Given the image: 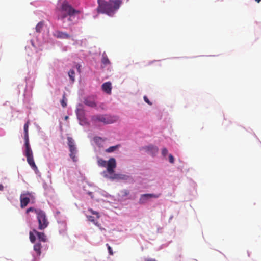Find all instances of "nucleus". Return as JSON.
Masks as SVG:
<instances>
[{"label":"nucleus","instance_id":"ddd939ff","mask_svg":"<svg viewBox=\"0 0 261 261\" xmlns=\"http://www.w3.org/2000/svg\"><path fill=\"white\" fill-rule=\"evenodd\" d=\"M102 90L108 94L111 93L112 86L110 82H106L102 85Z\"/></svg>","mask_w":261,"mask_h":261},{"label":"nucleus","instance_id":"f3484780","mask_svg":"<svg viewBox=\"0 0 261 261\" xmlns=\"http://www.w3.org/2000/svg\"><path fill=\"white\" fill-rule=\"evenodd\" d=\"M146 148L147 149V151L150 152L152 155L156 154L158 151V148L156 146H147Z\"/></svg>","mask_w":261,"mask_h":261},{"label":"nucleus","instance_id":"6ab92c4d","mask_svg":"<svg viewBox=\"0 0 261 261\" xmlns=\"http://www.w3.org/2000/svg\"><path fill=\"white\" fill-rule=\"evenodd\" d=\"M44 25L43 21L39 22L36 26L35 29L37 32L40 33Z\"/></svg>","mask_w":261,"mask_h":261},{"label":"nucleus","instance_id":"9d476101","mask_svg":"<svg viewBox=\"0 0 261 261\" xmlns=\"http://www.w3.org/2000/svg\"><path fill=\"white\" fill-rule=\"evenodd\" d=\"M53 36L59 39H69L71 35L66 32L57 30L53 33Z\"/></svg>","mask_w":261,"mask_h":261},{"label":"nucleus","instance_id":"a878e982","mask_svg":"<svg viewBox=\"0 0 261 261\" xmlns=\"http://www.w3.org/2000/svg\"><path fill=\"white\" fill-rule=\"evenodd\" d=\"M29 238L32 243H34L36 240V236L33 234L32 232H30Z\"/></svg>","mask_w":261,"mask_h":261},{"label":"nucleus","instance_id":"7ed1b4c3","mask_svg":"<svg viewBox=\"0 0 261 261\" xmlns=\"http://www.w3.org/2000/svg\"><path fill=\"white\" fill-rule=\"evenodd\" d=\"M119 117L117 116H111L109 115H97L93 116L92 120L94 122H100L104 124H108L117 121Z\"/></svg>","mask_w":261,"mask_h":261},{"label":"nucleus","instance_id":"b1692460","mask_svg":"<svg viewBox=\"0 0 261 261\" xmlns=\"http://www.w3.org/2000/svg\"><path fill=\"white\" fill-rule=\"evenodd\" d=\"M65 93L64 94V95L63 96V98H62V100L61 101V105L63 108H65L67 106V102H66L67 100L65 98Z\"/></svg>","mask_w":261,"mask_h":261},{"label":"nucleus","instance_id":"f257e3e1","mask_svg":"<svg viewBox=\"0 0 261 261\" xmlns=\"http://www.w3.org/2000/svg\"><path fill=\"white\" fill-rule=\"evenodd\" d=\"M56 13L58 20L63 23H67L68 25H71L73 24L72 19L74 15L80 14V11L73 8L68 2L64 1L60 7L57 9Z\"/></svg>","mask_w":261,"mask_h":261},{"label":"nucleus","instance_id":"4be33fe9","mask_svg":"<svg viewBox=\"0 0 261 261\" xmlns=\"http://www.w3.org/2000/svg\"><path fill=\"white\" fill-rule=\"evenodd\" d=\"M74 75H75V72H74V71L72 69H71L68 72V75L70 79V80L72 81V82H74V80H75V79H74Z\"/></svg>","mask_w":261,"mask_h":261},{"label":"nucleus","instance_id":"c9c22d12","mask_svg":"<svg viewBox=\"0 0 261 261\" xmlns=\"http://www.w3.org/2000/svg\"><path fill=\"white\" fill-rule=\"evenodd\" d=\"M257 3H259L261 0H255Z\"/></svg>","mask_w":261,"mask_h":261},{"label":"nucleus","instance_id":"5701e85b","mask_svg":"<svg viewBox=\"0 0 261 261\" xmlns=\"http://www.w3.org/2000/svg\"><path fill=\"white\" fill-rule=\"evenodd\" d=\"M42 210H40V209H36V208H34V207H29V208H28L26 211V213H29V212H34L36 214V215H37L38 214V211H41Z\"/></svg>","mask_w":261,"mask_h":261},{"label":"nucleus","instance_id":"9b49d317","mask_svg":"<svg viewBox=\"0 0 261 261\" xmlns=\"http://www.w3.org/2000/svg\"><path fill=\"white\" fill-rule=\"evenodd\" d=\"M84 103L90 107H96L97 105L95 102V97L94 96H90L85 98Z\"/></svg>","mask_w":261,"mask_h":261},{"label":"nucleus","instance_id":"2f4dec72","mask_svg":"<svg viewBox=\"0 0 261 261\" xmlns=\"http://www.w3.org/2000/svg\"><path fill=\"white\" fill-rule=\"evenodd\" d=\"M144 100L147 103L149 104V105H152V103L149 101V100L148 99L146 96H144Z\"/></svg>","mask_w":261,"mask_h":261},{"label":"nucleus","instance_id":"2eb2a0df","mask_svg":"<svg viewBox=\"0 0 261 261\" xmlns=\"http://www.w3.org/2000/svg\"><path fill=\"white\" fill-rule=\"evenodd\" d=\"M34 232L37 236V237L40 241H41L43 242H45L46 241V236L45 235V234L44 233L38 232L35 230H34Z\"/></svg>","mask_w":261,"mask_h":261},{"label":"nucleus","instance_id":"aec40b11","mask_svg":"<svg viewBox=\"0 0 261 261\" xmlns=\"http://www.w3.org/2000/svg\"><path fill=\"white\" fill-rule=\"evenodd\" d=\"M101 62L105 65H109L111 63L110 60L106 56H102Z\"/></svg>","mask_w":261,"mask_h":261},{"label":"nucleus","instance_id":"7c9ffc66","mask_svg":"<svg viewBox=\"0 0 261 261\" xmlns=\"http://www.w3.org/2000/svg\"><path fill=\"white\" fill-rule=\"evenodd\" d=\"M169 162L171 163H172V164L174 163V159L173 156L172 154H169Z\"/></svg>","mask_w":261,"mask_h":261},{"label":"nucleus","instance_id":"423d86ee","mask_svg":"<svg viewBox=\"0 0 261 261\" xmlns=\"http://www.w3.org/2000/svg\"><path fill=\"white\" fill-rule=\"evenodd\" d=\"M67 144L70 151V157L74 162H76L77 161L76 154L77 153V151L75 145L74 141L73 139L70 137H67Z\"/></svg>","mask_w":261,"mask_h":261},{"label":"nucleus","instance_id":"1a4fd4ad","mask_svg":"<svg viewBox=\"0 0 261 261\" xmlns=\"http://www.w3.org/2000/svg\"><path fill=\"white\" fill-rule=\"evenodd\" d=\"M107 170L108 173L111 175L114 172V169L116 167V162L114 158H111L107 163Z\"/></svg>","mask_w":261,"mask_h":261},{"label":"nucleus","instance_id":"412c9836","mask_svg":"<svg viewBox=\"0 0 261 261\" xmlns=\"http://www.w3.org/2000/svg\"><path fill=\"white\" fill-rule=\"evenodd\" d=\"M98 165L100 166L105 167L107 166V162L102 159H98L97 160Z\"/></svg>","mask_w":261,"mask_h":261},{"label":"nucleus","instance_id":"f8f14e48","mask_svg":"<svg viewBox=\"0 0 261 261\" xmlns=\"http://www.w3.org/2000/svg\"><path fill=\"white\" fill-rule=\"evenodd\" d=\"M109 178L112 180H126L128 176L123 174L114 173V172L110 175Z\"/></svg>","mask_w":261,"mask_h":261},{"label":"nucleus","instance_id":"393cba45","mask_svg":"<svg viewBox=\"0 0 261 261\" xmlns=\"http://www.w3.org/2000/svg\"><path fill=\"white\" fill-rule=\"evenodd\" d=\"M88 211L89 212H90L92 214L95 215V216L96 217V219H98L99 218L100 216L97 212L93 211L92 208H89Z\"/></svg>","mask_w":261,"mask_h":261},{"label":"nucleus","instance_id":"39448f33","mask_svg":"<svg viewBox=\"0 0 261 261\" xmlns=\"http://www.w3.org/2000/svg\"><path fill=\"white\" fill-rule=\"evenodd\" d=\"M38 213L37 219L39 224L38 228L40 230H43L47 227L49 222L45 213L42 210L38 211Z\"/></svg>","mask_w":261,"mask_h":261},{"label":"nucleus","instance_id":"6e6552de","mask_svg":"<svg viewBox=\"0 0 261 261\" xmlns=\"http://www.w3.org/2000/svg\"><path fill=\"white\" fill-rule=\"evenodd\" d=\"M31 193L27 192L21 194L20 197V206L22 208H24L30 201Z\"/></svg>","mask_w":261,"mask_h":261},{"label":"nucleus","instance_id":"f704fd0d","mask_svg":"<svg viewBox=\"0 0 261 261\" xmlns=\"http://www.w3.org/2000/svg\"><path fill=\"white\" fill-rule=\"evenodd\" d=\"M68 118H69V117H68V116H66L65 117L64 119H65V120H67L68 119Z\"/></svg>","mask_w":261,"mask_h":261},{"label":"nucleus","instance_id":"4468645a","mask_svg":"<svg viewBox=\"0 0 261 261\" xmlns=\"http://www.w3.org/2000/svg\"><path fill=\"white\" fill-rule=\"evenodd\" d=\"M87 218L89 221L93 223L95 225L99 227L100 229L105 230L104 228H101V227H100V225L98 224V219H96V216L94 217L92 216H87Z\"/></svg>","mask_w":261,"mask_h":261},{"label":"nucleus","instance_id":"a211bd4d","mask_svg":"<svg viewBox=\"0 0 261 261\" xmlns=\"http://www.w3.org/2000/svg\"><path fill=\"white\" fill-rule=\"evenodd\" d=\"M119 146H120V145H117L115 146H111V147H109L108 148H107L106 149V151L107 152H109V153L114 152L117 149H118L119 147Z\"/></svg>","mask_w":261,"mask_h":261},{"label":"nucleus","instance_id":"dca6fc26","mask_svg":"<svg viewBox=\"0 0 261 261\" xmlns=\"http://www.w3.org/2000/svg\"><path fill=\"white\" fill-rule=\"evenodd\" d=\"M41 248L42 246L40 243H37L34 245V250L36 251L38 255H40L41 254Z\"/></svg>","mask_w":261,"mask_h":261},{"label":"nucleus","instance_id":"20e7f679","mask_svg":"<svg viewBox=\"0 0 261 261\" xmlns=\"http://www.w3.org/2000/svg\"><path fill=\"white\" fill-rule=\"evenodd\" d=\"M24 146L25 148L24 155L27 158L28 163L35 171H38V168L35 163L33 158V152L30 147V144L24 145Z\"/></svg>","mask_w":261,"mask_h":261},{"label":"nucleus","instance_id":"bb28decb","mask_svg":"<svg viewBox=\"0 0 261 261\" xmlns=\"http://www.w3.org/2000/svg\"><path fill=\"white\" fill-rule=\"evenodd\" d=\"M24 145H27L29 143V134H24Z\"/></svg>","mask_w":261,"mask_h":261},{"label":"nucleus","instance_id":"72a5a7b5","mask_svg":"<svg viewBox=\"0 0 261 261\" xmlns=\"http://www.w3.org/2000/svg\"><path fill=\"white\" fill-rule=\"evenodd\" d=\"M4 190V186L0 184V191H3Z\"/></svg>","mask_w":261,"mask_h":261},{"label":"nucleus","instance_id":"473e14b6","mask_svg":"<svg viewBox=\"0 0 261 261\" xmlns=\"http://www.w3.org/2000/svg\"><path fill=\"white\" fill-rule=\"evenodd\" d=\"M145 261H156L155 259L152 258H147L145 259Z\"/></svg>","mask_w":261,"mask_h":261},{"label":"nucleus","instance_id":"f03ea898","mask_svg":"<svg viewBox=\"0 0 261 261\" xmlns=\"http://www.w3.org/2000/svg\"><path fill=\"white\" fill-rule=\"evenodd\" d=\"M98 7L96 9L98 13L106 14L113 16L123 4V0H97Z\"/></svg>","mask_w":261,"mask_h":261},{"label":"nucleus","instance_id":"0eeeda50","mask_svg":"<svg viewBox=\"0 0 261 261\" xmlns=\"http://www.w3.org/2000/svg\"><path fill=\"white\" fill-rule=\"evenodd\" d=\"M161 196V194H142L140 196L139 203L141 204L145 203L149 199L158 198Z\"/></svg>","mask_w":261,"mask_h":261},{"label":"nucleus","instance_id":"c756f323","mask_svg":"<svg viewBox=\"0 0 261 261\" xmlns=\"http://www.w3.org/2000/svg\"><path fill=\"white\" fill-rule=\"evenodd\" d=\"M168 153V150L164 148L162 150V154L163 156H165Z\"/></svg>","mask_w":261,"mask_h":261},{"label":"nucleus","instance_id":"cd10ccee","mask_svg":"<svg viewBox=\"0 0 261 261\" xmlns=\"http://www.w3.org/2000/svg\"><path fill=\"white\" fill-rule=\"evenodd\" d=\"M29 122L28 121L24 125V134H29L28 133V128H29Z\"/></svg>","mask_w":261,"mask_h":261},{"label":"nucleus","instance_id":"c85d7f7f","mask_svg":"<svg viewBox=\"0 0 261 261\" xmlns=\"http://www.w3.org/2000/svg\"><path fill=\"white\" fill-rule=\"evenodd\" d=\"M106 246L108 247V250L109 251V253L110 255H113V252L112 248L109 246V245L108 244H107Z\"/></svg>","mask_w":261,"mask_h":261}]
</instances>
